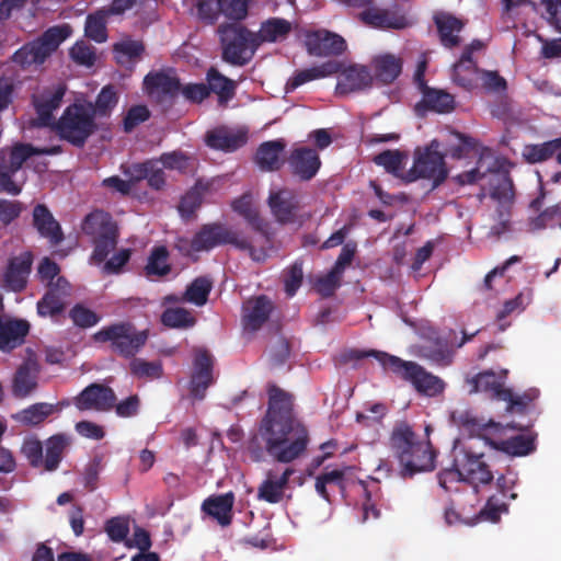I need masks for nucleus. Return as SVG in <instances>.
Listing matches in <instances>:
<instances>
[{
  "mask_svg": "<svg viewBox=\"0 0 561 561\" xmlns=\"http://www.w3.org/2000/svg\"><path fill=\"white\" fill-rule=\"evenodd\" d=\"M267 394V410L257 434L248 443V453L256 462L264 460L266 454L277 462H293L306 453L310 443L309 431L295 415L291 393L271 383Z\"/></svg>",
  "mask_w": 561,
  "mask_h": 561,
  "instance_id": "obj_1",
  "label": "nucleus"
},
{
  "mask_svg": "<svg viewBox=\"0 0 561 561\" xmlns=\"http://www.w3.org/2000/svg\"><path fill=\"white\" fill-rule=\"evenodd\" d=\"M425 431L428 433V426ZM389 446L400 463V476L404 479L435 468L436 453L428 434L422 438L407 421L394 424L389 436Z\"/></svg>",
  "mask_w": 561,
  "mask_h": 561,
  "instance_id": "obj_2",
  "label": "nucleus"
},
{
  "mask_svg": "<svg viewBox=\"0 0 561 561\" xmlns=\"http://www.w3.org/2000/svg\"><path fill=\"white\" fill-rule=\"evenodd\" d=\"M425 431L428 433V426ZM389 446L400 463V476L404 479L435 468L436 453L428 434L422 438L407 421L394 424L389 436Z\"/></svg>",
  "mask_w": 561,
  "mask_h": 561,
  "instance_id": "obj_3",
  "label": "nucleus"
},
{
  "mask_svg": "<svg viewBox=\"0 0 561 561\" xmlns=\"http://www.w3.org/2000/svg\"><path fill=\"white\" fill-rule=\"evenodd\" d=\"M96 343H107L111 352L124 359L137 356L149 340V331L138 330L130 321L103 327L93 334Z\"/></svg>",
  "mask_w": 561,
  "mask_h": 561,
  "instance_id": "obj_4",
  "label": "nucleus"
},
{
  "mask_svg": "<svg viewBox=\"0 0 561 561\" xmlns=\"http://www.w3.org/2000/svg\"><path fill=\"white\" fill-rule=\"evenodd\" d=\"M81 230L94 247L90 263L100 265L117 245L119 232L116 222L110 213L94 209L83 218Z\"/></svg>",
  "mask_w": 561,
  "mask_h": 561,
  "instance_id": "obj_5",
  "label": "nucleus"
},
{
  "mask_svg": "<svg viewBox=\"0 0 561 561\" xmlns=\"http://www.w3.org/2000/svg\"><path fill=\"white\" fill-rule=\"evenodd\" d=\"M217 33L222 59L230 65H248L259 49L255 33L238 22L220 24Z\"/></svg>",
  "mask_w": 561,
  "mask_h": 561,
  "instance_id": "obj_6",
  "label": "nucleus"
},
{
  "mask_svg": "<svg viewBox=\"0 0 561 561\" xmlns=\"http://www.w3.org/2000/svg\"><path fill=\"white\" fill-rule=\"evenodd\" d=\"M96 127L93 111L85 104L78 103L67 106L55 124L60 138L77 147H83Z\"/></svg>",
  "mask_w": 561,
  "mask_h": 561,
  "instance_id": "obj_7",
  "label": "nucleus"
},
{
  "mask_svg": "<svg viewBox=\"0 0 561 561\" xmlns=\"http://www.w3.org/2000/svg\"><path fill=\"white\" fill-rule=\"evenodd\" d=\"M72 33L69 24L51 26L38 38L26 43L12 56V61L22 68L43 64Z\"/></svg>",
  "mask_w": 561,
  "mask_h": 561,
  "instance_id": "obj_8",
  "label": "nucleus"
},
{
  "mask_svg": "<svg viewBox=\"0 0 561 561\" xmlns=\"http://www.w3.org/2000/svg\"><path fill=\"white\" fill-rule=\"evenodd\" d=\"M390 373L403 381L410 382L423 396L436 397L444 392L446 383L438 376L427 371L415 362L400 357H389Z\"/></svg>",
  "mask_w": 561,
  "mask_h": 561,
  "instance_id": "obj_9",
  "label": "nucleus"
},
{
  "mask_svg": "<svg viewBox=\"0 0 561 561\" xmlns=\"http://www.w3.org/2000/svg\"><path fill=\"white\" fill-rule=\"evenodd\" d=\"M438 142L433 140L423 151L414 153L412 168L404 175L407 182L427 179L433 182V188L438 187L448 176L444 154L437 151Z\"/></svg>",
  "mask_w": 561,
  "mask_h": 561,
  "instance_id": "obj_10",
  "label": "nucleus"
},
{
  "mask_svg": "<svg viewBox=\"0 0 561 561\" xmlns=\"http://www.w3.org/2000/svg\"><path fill=\"white\" fill-rule=\"evenodd\" d=\"M34 154L31 145L19 144L10 150L0 151V193L16 196L22 192L25 179H18L23 163Z\"/></svg>",
  "mask_w": 561,
  "mask_h": 561,
  "instance_id": "obj_11",
  "label": "nucleus"
},
{
  "mask_svg": "<svg viewBox=\"0 0 561 561\" xmlns=\"http://www.w3.org/2000/svg\"><path fill=\"white\" fill-rule=\"evenodd\" d=\"M225 244L243 249L249 247V240L240 238L238 232L227 228L224 224L214 222L202 226L190 241V248L196 252L209 251Z\"/></svg>",
  "mask_w": 561,
  "mask_h": 561,
  "instance_id": "obj_12",
  "label": "nucleus"
},
{
  "mask_svg": "<svg viewBox=\"0 0 561 561\" xmlns=\"http://www.w3.org/2000/svg\"><path fill=\"white\" fill-rule=\"evenodd\" d=\"M214 366L215 358L207 348H194L193 368L188 387L192 399L197 401L204 400L207 389L215 382Z\"/></svg>",
  "mask_w": 561,
  "mask_h": 561,
  "instance_id": "obj_13",
  "label": "nucleus"
},
{
  "mask_svg": "<svg viewBox=\"0 0 561 561\" xmlns=\"http://www.w3.org/2000/svg\"><path fill=\"white\" fill-rule=\"evenodd\" d=\"M360 20L379 30H404L414 24L413 19L397 2L390 8L370 7L360 13Z\"/></svg>",
  "mask_w": 561,
  "mask_h": 561,
  "instance_id": "obj_14",
  "label": "nucleus"
},
{
  "mask_svg": "<svg viewBox=\"0 0 561 561\" xmlns=\"http://www.w3.org/2000/svg\"><path fill=\"white\" fill-rule=\"evenodd\" d=\"M286 163L290 175L299 182L314 179L322 165L318 150L307 146L293 148Z\"/></svg>",
  "mask_w": 561,
  "mask_h": 561,
  "instance_id": "obj_15",
  "label": "nucleus"
},
{
  "mask_svg": "<svg viewBox=\"0 0 561 561\" xmlns=\"http://www.w3.org/2000/svg\"><path fill=\"white\" fill-rule=\"evenodd\" d=\"M305 47L310 56L336 57L344 54L347 44L341 35L319 28L305 33Z\"/></svg>",
  "mask_w": 561,
  "mask_h": 561,
  "instance_id": "obj_16",
  "label": "nucleus"
},
{
  "mask_svg": "<svg viewBox=\"0 0 561 561\" xmlns=\"http://www.w3.org/2000/svg\"><path fill=\"white\" fill-rule=\"evenodd\" d=\"M453 421L470 435L481 436L489 443L492 437H500L505 434L507 430L524 431L526 427L518 425L514 422L503 425L502 423L490 420L485 422L472 415L470 412H461L459 414L453 413Z\"/></svg>",
  "mask_w": 561,
  "mask_h": 561,
  "instance_id": "obj_17",
  "label": "nucleus"
},
{
  "mask_svg": "<svg viewBox=\"0 0 561 561\" xmlns=\"http://www.w3.org/2000/svg\"><path fill=\"white\" fill-rule=\"evenodd\" d=\"M458 453V461L461 472L465 476V482L478 488L480 484H490L493 479V472L484 460L482 453L477 454L470 449L461 448Z\"/></svg>",
  "mask_w": 561,
  "mask_h": 561,
  "instance_id": "obj_18",
  "label": "nucleus"
},
{
  "mask_svg": "<svg viewBox=\"0 0 561 561\" xmlns=\"http://www.w3.org/2000/svg\"><path fill=\"white\" fill-rule=\"evenodd\" d=\"M267 203L273 216L279 224L287 225L299 221L301 205L294 190L284 187L271 192Z\"/></svg>",
  "mask_w": 561,
  "mask_h": 561,
  "instance_id": "obj_19",
  "label": "nucleus"
},
{
  "mask_svg": "<svg viewBox=\"0 0 561 561\" xmlns=\"http://www.w3.org/2000/svg\"><path fill=\"white\" fill-rule=\"evenodd\" d=\"M65 92V85L58 84L33 95L32 101L37 114V117L32 122L33 126L55 127L56 122L53 112L60 106Z\"/></svg>",
  "mask_w": 561,
  "mask_h": 561,
  "instance_id": "obj_20",
  "label": "nucleus"
},
{
  "mask_svg": "<svg viewBox=\"0 0 561 561\" xmlns=\"http://www.w3.org/2000/svg\"><path fill=\"white\" fill-rule=\"evenodd\" d=\"M115 402L114 390L98 382L89 385L75 398V405L80 411H110L114 408Z\"/></svg>",
  "mask_w": 561,
  "mask_h": 561,
  "instance_id": "obj_21",
  "label": "nucleus"
},
{
  "mask_svg": "<svg viewBox=\"0 0 561 561\" xmlns=\"http://www.w3.org/2000/svg\"><path fill=\"white\" fill-rule=\"evenodd\" d=\"M337 73L335 92L339 95L364 91L373 85L374 78L367 66L354 64L344 67L342 65Z\"/></svg>",
  "mask_w": 561,
  "mask_h": 561,
  "instance_id": "obj_22",
  "label": "nucleus"
},
{
  "mask_svg": "<svg viewBox=\"0 0 561 561\" xmlns=\"http://www.w3.org/2000/svg\"><path fill=\"white\" fill-rule=\"evenodd\" d=\"M144 90L158 103L171 102L180 93L181 82L163 71H151L144 79Z\"/></svg>",
  "mask_w": 561,
  "mask_h": 561,
  "instance_id": "obj_23",
  "label": "nucleus"
},
{
  "mask_svg": "<svg viewBox=\"0 0 561 561\" xmlns=\"http://www.w3.org/2000/svg\"><path fill=\"white\" fill-rule=\"evenodd\" d=\"M32 226L41 238L47 240L50 248L58 247L65 240L61 225L45 204L34 206Z\"/></svg>",
  "mask_w": 561,
  "mask_h": 561,
  "instance_id": "obj_24",
  "label": "nucleus"
},
{
  "mask_svg": "<svg viewBox=\"0 0 561 561\" xmlns=\"http://www.w3.org/2000/svg\"><path fill=\"white\" fill-rule=\"evenodd\" d=\"M274 310V304L266 295L249 298L242 307V324L247 332L253 333L260 330L270 319Z\"/></svg>",
  "mask_w": 561,
  "mask_h": 561,
  "instance_id": "obj_25",
  "label": "nucleus"
},
{
  "mask_svg": "<svg viewBox=\"0 0 561 561\" xmlns=\"http://www.w3.org/2000/svg\"><path fill=\"white\" fill-rule=\"evenodd\" d=\"M33 254L30 251L9 259L3 273V283L12 291L20 293L25 289L32 271Z\"/></svg>",
  "mask_w": 561,
  "mask_h": 561,
  "instance_id": "obj_26",
  "label": "nucleus"
},
{
  "mask_svg": "<svg viewBox=\"0 0 561 561\" xmlns=\"http://www.w3.org/2000/svg\"><path fill=\"white\" fill-rule=\"evenodd\" d=\"M286 147L287 142L284 138L262 142L254 156L259 169L264 172L279 171L286 162V159H284Z\"/></svg>",
  "mask_w": 561,
  "mask_h": 561,
  "instance_id": "obj_27",
  "label": "nucleus"
},
{
  "mask_svg": "<svg viewBox=\"0 0 561 561\" xmlns=\"http://www.w3.org/2000/svg\"><path fill=\"white\" fill-rule=\"evenodd\" d=\"M248 141V134L243 130H231L225 126L208 130L205 135V144L215 150L233 152L243 147Z\"/></svg>",
  "mask_w": 561,
  "mask_h": 561,
  "instance_id": "obj_28",
  "label": "nucleus"
},
{
  "mask_svg": "<svg viewBox=\"0 0 561 561\" xmlns=\"http://www.w3.org/2000/svg\"><path fill=\"white\" fill-rule=\"evenodd\" d=\"M294 472L293 468H286L282 476L277 477L273 471H268L266 479L257 489V499L270 504L279 503Z\"/></svg>",
  "mask_w": 561,
  "mask_h": 561,
  "instance_id": "obj_29",
  "label": "nucleus"
},
{
  "mask_svg": "<svg viewBox=\"0 0 561 561\" xmlns=\"http://www.w3.org/2000/svg\"><path fill=\"white\" fill-rule=\"evenodd\" d=\"M234 504V494L227 492L225 494L211 495L207 497L202 510L216 519L222 527L229 526L232 522V508Z\"/></svg>",
  "mask_w": 561,
  "mask_h": 561,
  "instance_id": "obj_30",
  "label": "nucleus"
},
{
  "mask_svg": "<svg viewBox=\"0 0 561 561\" xmlns=\"http://www.w3.org/2000/svg\"><path fill=\"white\" fill-rule=\"evenodd\" d=\"M341 67L342 62L328 60L319 66L298 70L287 81L286 91H294L307 82L336 75L341 70Z\"/></svg>",
  "mask_w": 561,
  "mask_h": 561,
  "instance_id": "obj_31",
  "label": "nucleus"
},
{
  "mask_svg": "<svg viewBox=\"0 0 561 561\" xmlns=\"http://www.w3.org/2000/svg\"><path fill=\"white\" fill-rule=\"evenodd\" d=\"M434 23L444 47L454 48L460 44L458 33H460L465 26V23L460 19L447 12H439L434 15Z\"/></svg>",
  "mask_w": 561,
  "mask_h": 561,
  "instance_id": "obj_32",
  "label": "nucleus"
},
{
  "mask_svg": "<svg viewBox=\"0 0 561 561\" xmlns=\"http://www.w3.org/2000/svg\"><path fill=\"white\" fill-rule=\"evenodd\" d=\"M293 31L290 21L283 18H268L261 22L255 33L259 47L265 43L284 42Z\"/></svg>",
  "mask_w": 561,
  "mask_h": 561,
  "instance_id": "obj_33",
  "label": "nucleus"
},
{
  "mask_svg": "<svg viewBox=\"0 0 561 561\" xmlns=\"http://www.w3.org/2000/svg\"><path fill=\"white\" fill-rule=\"evenodd\" d=\"M30 332V323L23 319L0 318V350H12L24 342Z\"/></svg>",
  "mask_w": 561,
  "mask_h": 561,
  "instance_id": "obj_34",
  "label": "nucleus"
},
{
  "mask_svg": "<svg viewBox=\"0 0 561 561\" xmlns=\"http://www.w3.org/2000/svg\"><path fill=\"white\" fill-rule=\"evenodd\" d=\"M37 374L35 362L26 360L20 365L13 378L12 394L20 399L30 396L37 387Z\"/></svg>",
  "mask_w": 561,
  "mask_h": 561,
  "instance_id": "obj_35",
  "label": "nucleus"
},
{
  "mask_svg": "<svg viewBox=\"0 0 561 561\" xmlns=\"http://www.w3.org/2000/svg\"><path fill=\"white\" fill-rule=\"evenodd\" d=\"M420 107L438 114H449L456 107V100L453 94L443 89L426 88L421 102L416 105V108Z\"/></svg>",
  "mask_w": 561,
  "mask_h": 561,
  "instance_id": "obj_36",
  "label": "nucleus"
},
{
  "mask_svg": "<svg viewBox=\"0 0 561 561\" xmlns=\"http://www.w3.org/2000/svg\"><path fill=\"white\" fill-rule=\"evenodd\" d=\"M501 437L490 439L489 445L507 455L522 457L531 454L536 449L535 437L531 435L518 434L507 439Z\"/></svg>",
  "mask_w": 561,
  "mask_h": 561,
  "instance_id": "obj_37",
  "label": "nucleus"
},
{
  "mask_svg": "<svg viewBox=\"0 0 561 561\" xmlns=\"http://www.w3.org/2000/svg\"><path fill=\"white\" fill-rule=\"evenodd\" d=\"M522 156L526 162L531 164L547 161L556 156L558 163L561 164V137L542 144L525 145Z\"/></svg>",
  "mask_w": 561,
  "mask_h": 561,
  "instance_id": "obj_38",
  "label": "nucleus"
},
{
  "mask_svg": "<svg viewBox=\"0 0 561 561\" xmlns=\"http://www.w3.org/2000/svg\"><path fill=\"white\" fill-rule=\"evenodd\" d=\"M71 437L64 433L55 434L45 440L44 469L55 471L59 467Z\"/></svg>",
  "mask_w": 561,
  "mask_h": 561,
  "instance_id": "obj_39",
  "label": "nucleus"
},
{
  "mask_svg": "<svg viewBox=\"0 0 561 561\" xmlns=\"http://www.w3.org/2000/svg\"><path fill=\"white\" fill-rule=\"evenodd\" d=\"M473 391H483L490 393L494 399L510 398V389L505 388L503 378L495 373L488 370L478 374L472 378Z\"/></svg>",
  "mask_w": 561,
  "mask_h": 561,
  "instance_id": "obj_40",
  "label": "nucleus"
},
{
  "mask_svg": "<svg viewBox=\"0 0 561 561\" xmlns=\"http://www.w3.org/2000/svg\"><path fill=\"white\" fill-rule=\"evenodd\" d=\"M479 72L480 70L474 60L466 61L460 57L453 66L451 80L456 85L466 91H471L477 87Z\"/></svg>",
  "mask_w": 561,
  "mask_h": 561,
  "instance_id": "obj_41",
  "label": "nucleus"
},
{
  "mask_svg": "<svg viewBox=\"0 0 561 561\" xmlns=\"http://www.w3.org/2000/svg\"><path fill=\"white\" fill-rule=\"evenodd\" d=\"M209 93L218 95L220 104L227 103L236 95L237 84L233 80L221 75L216 68L211 67L206 75Z\"/></svg>",
  "mask_w": 561,
  "mask_h": 561,
  "instance_id": "obj_42",
  "label": "nucleus"
},
{
  "mask_svg": "<svg viewBox=\"0 0 561 561\" xmlns=\"http://www.w3.org/2000/svg\"><path fill=\"white\" fill-rule=\"evenodd\" d=\"M490 196L496 201L501 207L513 204L515 193L513 180L507 172L496 173L490 181Z\"/></svg>",
  "mask_w": 561,
  "mask_h": 561,
  "instance_id": "obj_43",
  "label": "nucleus"
},
{
  "mask_svg": "<svg viewBox=\"0 0 561 561\" xmlns=\"http://www.w3.org/2000/svg\"><path fill=\"white\" fill-rule=\"evenodd\" d=\"M376 78L383 83H392L402 71L400 58L386 54L378 56L373 61Z\"/></svg>",
  "mask_w": 561,
  "mask_h": 561,
  "instance_id": "obj_44",
  "label": "nucleus"
},
{
  "mask_svg": "<svg viewBox=\"0 0 561 561\" xmlns=\"http://www.w3.org/2000/svg\"><path fill=\"white\" fill-rule=\"evenodd\" d=\"M113 51L121 66L134 65L145 53V45L141 41L127 38L114 44Z\"/></svg>",
  "mask_w": 561,
  "mask_h": 561,
  "instance_id": "obj_45",
  "label": "nucleus"
},
{
  "mask_svg": "<svg viewBox=\"0 0 561 561\" xmlns=\"http://www.w3.org/2000/svg\"><path fill=\"white\" fill-rule=\"evenodd\" d=\"M232 208L236 213L241 215L255 231L262 234L267 233V222L260 216L250 196L243 195L236 199L232 203Z\"/></svg>",
  "mask_w": 561,
  "mask_h": 561,
  "instance_id": "obj_46",
  "label": "nucleus"
},
{
  "mask_svg": "<svg viewBox=\"0 0 561 561\" xmlns=\"http://www.w3.org/2000/svg\"><path fill=\"white\" fill-rule=\"evenodd\" d=\"M111 15L113 14L107 12L106 8H102L96 12L89 14L84 25L85 36L96 43H104L107 39V18Z\"/></svg>",
  "mask_w": 561,
  "mask_h": 561,
  "instance_id": "obj_47",
  "label": "nucleus"
},
{
  "mask_svg": "<svg viewBox=\"0 0 561 561\" xmlns=\"http://www.w3.org/2000/svg\"><path fill=\"white\" fill-rule=\"evenodd\" d=\"M169 261V251L164 245H158L152 248L147 264L145 266V273L148 277L157 276L164 277L171 273L172 267Z\"/></svg>",
  "mask_w": 561,
  "mask_h": 561,
  "instance_id": "obj_48",
  "label": "nucleus"
},
{
  "mask_svg": "<svg viewBox=\"0 0 561 561\" xmlns=\"http://www.w3.org/2000/svg\"><path fill=\"white\" fill-rule=\"evenodd\" d=\"M213 283L206 276H199L193 279V282L186 287L183 294V301L194 304L195 306H204L208 296L211 291Z\"/></svg>",
  "mask_w": 561,
  "mask_h": 561,
  "instance_id": "obj_49",
  "label": "nucleus"
},
{
  "mask_svg": "<svg viewBox=\"0 0 561 561\" xmlns=\"http://www.w3.org/2000/svg\"><path fill=\"white\" fill-rule=\"evenodd\" d=\"M129 373L138 379H160L163 376V366L161 360L148 362L135 356L129 359Z\"/></svg>",
  "mask_w": 561,
  "mask_h": 561,
  "instance_id": "obj_50",
  "label": "nucleus"
},
{
  "mask_svg": "<svg viewBox=\"0 0 561 561\" xmlns=\"http://www.w3.org/2000/svg\"><path fill=\"white\" fill-rule=\"evenodd\" d=\"M117 103L118 95L116 90L112 84H108L101 89L94 104L88 103L85 105L93 111L94 116L106 117L111 115Z\"/></svg>",
  "mask_w": 561,
  "mask_h": 561,
  "instance_id": "obj_51",
  "label": "nucleus"
},
{
  "mask_svg": "<svg viewBox=\"0 0 561 561\" xmlns=\"http://www.w3.org/2000/svg\"><path fill=\"white\" fill-rule=\"evenodd\" d=\"M66 305V299L58 294L57 289H48L37 301V313L44 318H55L64 312Z\"/></svg>",
  "mask_w": 561,
  "mask_h": 561,
  "instance_id": "obj_52",
  "label": "nucleus"
},
{
  "mask_svg": "<svg viewBox=\"0 0 561 561\" xmlns=\"http://www.w3.org/2000/svg\"><path fill=\"white\" fill-rule=\"evenodd\" d=\"M54 412V405L45 402L35 403L22 410L14 419L24 425H38Z\"/></svg>",
  "mask_w": 561,
  "mask_h": 561,
  "instance_id": "obj_53",
  "label": "nucleus"
},
{
  "mask_svg": "<svg viewBox=\"0 0 561 561\" xmlns=\"http://www.w3.org/2000/svg\"><path fill=\"white\" fill-rule=\"evenodd\" d=\"M161 322L168 328L187 329L196 323V319L187 309L176 307L165 309Z\"/></svg>",
  "mask_w": 561,
  "mask_h": 561,
  "instance_id": "obj_54",
  "label": "nucleus"
},
{
  "mask_svg": "<svg viewBox=\"0 0 561 561\" xmlns=\"http://www.w3.org/2000/svg\"><path fill=\"white\" fill-rule=\"evenodd\" d=\"M252 0H216L218 12L233 22L247 19Z\"/></svg>",
  "mask_w": 561,
  "mask_h": 561,
  "instance_id": "obj_55",
  "label": "nucleus"
},
{
  "mask_svg": "<svg viewBox=\"0 0 561 561\" xmlns=\"http://www.w3.org/2000/svg\"><path fill=\"white\" fill-rule=\"evenodd\" d=\"M405 158L407 154L400 150L387 149L376 154L373 161L376 165L382 167L388 173L397 176L403 169Z\"/></svg>",
  "mask_w": 561,
  "mask_h": 561,
  "instance_id": "obj_56",
  "label": "nucleus"
},
{
  "mask_svg": "<svg viewBox=\"0 0 561 561\" xmlns=\"http://www.w3.org/2000/svg\"><path fill=\"white\" fill-rule=\"evenodd\" d=\"M44 446L43 443L36 437L25 438L21 453L33 468H44Z\"/></svg>",
  "mask_w": 561,
  "mask_h": 561,
  "instance_id": "obj_57",
  "label": "nucleus"
},
{
  "mask_svg": "<svg viewBox=\"0 0 561 561\" xmlns=\"http://www.w3.org/2000/svg\"><path fill=\"white\" fill-rule=\"evenodd\" d=\"M304 279L302 262L296 261L284 271L283 282L287 296L293 297L301 286Z\"/></svg>",
  "mask_w": 561,
  "mask_h": 561,
  "instance_id": "obj_58",
  "label": "nucleus"
},
{
  "mask_svg": "<svg viewBox=\"0 0 561 561\" xmlns=\"http://www.w3.org/2000/svg\"><path fill=\"white\" fill-rule=\"evenodd\" d=\"M533 300V290L527 288L520 291L513 299L506 300L503 309L497 313V320L501 321L515 311H523Z\"/></svg>",
  "mask_w": 561,
  "mask_h": 561,
  "instance_id": "obj_59",
  "label": "nucleus"
},
{
  "mask_svg": "<svg viewBox=\"0 0 561 561\" xmlns=\"http://www.w3.org/2000/svg\"><path fill=\"white\" fill-rule=\"evenodd\" d=\"M150 115V111L146 105H133L123 119L124 131L131 133L138 125L148 121Z\"/></svg>",
  "mask_w": 561,
  "mask_h": 561,
  "instance_id": "obj_60",
  "label": "nucleus"
},
{
  "mask_svg": "<svg viewBox=\"0 0 561 561\" xmlns=\"http://www.w3.org/2000/svg\"><path fill=\"white\" fill-rule=\"evenodd\" d=\"M72 322L80 328H91L100 321V317L91 309L77 304L69 312Z\"/></svg>",
  "mask_w": 561,
  "mask_h": 561,
  "instance_id": "obj_61",
  "label": "nucleus"
},
{
  "mask_svg": "<svg viewBox=\"0 0 561 561\" xmlns=\"http://www.w3.org/2000/svg\"><path fill=\"white\" fill-rule=\"evenodd\" d=\"M105 531L114 542H122L129 534L128 520L124 517H112L105 523Z\"/></svg>",
  "mask_w": 561,
  "mask_h": 561,
  "instance_id": "obj_62",
  "label": "nucleus"
},
{
  "mask_svg": "<svg viewBox=\"0 0 561 561\" xmlns=\"http://www.w3.org/2000/svg\"><path fill=\"white\" fill-rule=\"evenodd\" d=\"M70 56L78 65L92 66L95 61L94 47L87 42H77L70 49Z\"/></svg>",
  "mask_w": 561,
  "mask_h": 561,
  "instance_id": "obj_63",
  "label": "nucleus"
},
{
  "mask_svg": "<svg viewBox=\"0 0 561 561\" xmlns=\"http://www.w3.org/2000/svg\"><path fill=\"white\" fill-rule=\"evenodd\" d=\"M545 13L541 15L549 25L561 33V0H541Z\"/></svg>",
  "mask_w": 561,
  "mask_h": 561,
  "instance_id": "obj_64",
  "label": "nucleus"
}]
</instances>
